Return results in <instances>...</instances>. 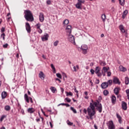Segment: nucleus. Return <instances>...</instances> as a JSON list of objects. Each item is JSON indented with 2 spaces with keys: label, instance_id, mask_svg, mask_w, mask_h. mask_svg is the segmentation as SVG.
I'll return each mask as SVG.
<instances>
[{
  "label": "nucleus",
  "instance_id": "1",
  "mask_svg": "<svg viewBox=\"0 0 129 129\" xmlns=\"http://www.w3.org/2000/svg\"><path fill=\"white\" fill-rule=\"evenodd\" d=\"M95 106L97 107V109L100 113L102 112V105L101 104L98 102H94L93 104L90 103V106L87 109L88 115L90 119H93V116H94V114H95Z\"/></svg>",
  "mask_w": 129,
  "mask_h": 129
},
{
  "label": "nucleus",
  "instance_id": "2",
  "mask_svg": "<svg viewBox=\"0 0 129 129\" xmlns=\"http://www.w3.org/2000/svg\"><path fill=\"white\" fill-rule=\"evenodd\" d=\"M25 15L24 17L25 19L28 22H33L34 21V17L33 16V14L30 10H26L24 12Z\"/></svg>",
  "mask_w": 129,
  "mask_h": 129
},
{
  "label": "nucleus",
  "instance_id": "3",
  "mask_svg": "<svg viewBox=\"0 0 129 129\" xmlns=\"http://www.w3.org/2000/svg\"><path fill=\"white\" fill-rule=\"evenodd\" d=\"M85 4V0H78V3L76 5V8L79 10L82 9V5Z\"/></svg>",
  "mask_w": 129,
  "mask_h": 129
},
{
  "label": "nucleus",
  "instance_id": "4",
  "mask_svg": "<svg viewBox=\"0 0 129 129\" xmlns=\"http://www.w3.org/2000/svg\"><path fill=\"white\" fill-rule=\"evenodd\" d=\"M67 36H68V40L72 43V44H73V45H76V43H75V38H74V36L72 35V34H68Z\"/></svg>",
  "mask_w": 129,
  "mask_h": 129
},
{
  "label": "nucleus",
  "instance_id": "5",
  "mask_svg": "<svg viewBox=\"0 0 129 129\" xmlns=\"http://www.w3.org/2000/svg\"><path fill=\"white\" fill-rule=\"evenodd\" d=\"M81 50H82L83 54L86 55L88 51V46L86 44H83L81 46Z\"/></svg>",
  "mask_w": 129,
  "mask_h": 129
},
{
  "label": "nucleus",
  "instance_id": "6",
  "mask_svg": "<svg viewBox=\"0 0 129 129\" xmlns=\"http://www.w3.org/2000/svg\"><path fill=\"white\" fill-rule=\"evenodd\" d=\"M100 70H101V68L99 67H96L95 69V73L98 77H101L102 76V74L100 73Z\"/></svg>",
  "mask_w": 129,
  "mask_h": 129
},
{
  "label": "nucleus",
  "instance_id": "7",
  "mask_svg": "<svg viewBox=\"0 0 129 129\" xmlns=\"http://www.w3.org/2000/svg\"><path fill=\"white\" fill-rule=\"evenodd\" d=\"M106 124L108 126V129H115V126L113 123V121H109L108 122L106 123Z\"/></svg>",
  "mask_w": 129,
  "mask_h": 129
},
{
  "label": "nucleus",
  "instance_id": "8",
  "mask_svg": "<svg viewBox=\"0 0 129 129\" xmlns=\"http://www.w3.org/2000/svg\"><path fill=\"white\" fill-rule=\"evenodd\" d=\"M66 31L67 35L71 34V33H72V26L71 25H68L66 28Z\"/></svg>",
  "mask_w": 129,
  "mask_h": 129
},
{
  "label": "nucleus",
  "instance_id": "9",
  "mask_svg": "<svg viewBox=\"0 0 129 129\" xmlns=\"http://www.w3.org/2000/svg\"><path fill=\"white\" fill-rule=\"evenodd\" d=\"M24 99H25V100H26V101L27 102V103H29V102H30L29 100H30V102L31 103H33V99L32 98V97H29L28 96V94H25L24 95Z\"/></svg>",
  "mask_w": 129,
  "mask_h": 129
},
{
  "label": "nucleus",
  "instance_id": "10",
  "mask_svg": "<svg viewBox=\"0 0 129 129\" xmlns=\"http://www.w3.org/2000/svg\"><path fill=\"white\" fill-rule=\"evenodd\" d=\"M108 70H109V67H104L101 70L102 75L105 76L106 73L108 72Z\"/></svg>",
  "mask_w": 129,
  "mask_h": 129
},
{
  "label": "nucleus",
  "instance_id": "11",
  "mask_svg": "<svg viewBox=\"0 0 129 129\" xmlns=\"http://www.w3.org/2000/svg\"><path fill=\"white\" fill-rule=\"evenodd\" d=\"M38 77L41 80H44L45 79V77H46V75L44 74V73L43 72H40L39 74H38Z\"/></svg>",
  "mask_w": 129,
  "mask_h": 129
},
{
  "label": "nucleus",
  "instance_id": "12",
  "mask_svg": "<svg viewBox=\"0 0 129 129\" xmlns=\"http://www.w3.org/2000/svg\"><path fill=\"white\" fill-rule=\"evenodd\" d=\"M26 31H27L28 33H31V26H30V24L27 22L25 25Z\"/></svg>",
  "mask_w": 129,
  "mask_h": 129
},
{
  "label": "nucleus",
  "instance_id": "13",
  "mask_svg": "<svg viewBox=\"0 0 129 129\" xmlns=\"http://www.w3.org/2000/svg\"><path fill=\"white\" fill-rule=\"evenodd\" d=\"M48 38H49V35L47 33H45L42 37V40L44 41H48Z\"/></svg>",
  "mask_w": 129,
  "mask_h": 129
},
{
  "label": "nucleus",
  "instance_id": "14",
  "mask_svg": "<svg viewBox=\"0 0 129 129\" xmlns=\"http://www.w3.org/2000/svg\"><path fill=\"white\" fill-rule=\"evenodd\" d=\"M44 20H45V18H44V14L42 13H39V21L41 23H43L44 22Z\"/></svg>",
  "mask_w": 129,
  "mask_h": 129
},
{
  "label": "nucleus",
  "instance_id": "15",
  "mask_svg": "<svg viewBox=\"0 0 129 129\" xmlns=\"http://www.w3.org/2000/svg\"><path fill=\"white\" fill-rule=\"evenodd\" d=\"M77 70H79V66L76 65V66L73 65L72 71L73 72H77Z\"/></svg>",
  "mask_w": 129,
  "mask_h": 129
},
{
  "label": "nucleus",
  "instance_id": "16",
  "mask_svg": "<svg viewBox=\"0 0 129 129\" xmlns=\"http://www.w3.org/2000/svg\"><path fill=\"white\" fill-rule=\"evenodd\" d=\"M127 104H126V103H125V102L124 101H122V105H121V106H122V109H123L124 110H126V109H127Z\"/></svg>",
  "mask_w": 129,
  "mask_h": 129
},
{
  "label": "nucleus",
  "instance_id": "17",
  "mask_svg": "<svg viewBox=\"0 0 129 129\" xmlns=\"http://www.w3.org/2000/svg\"><path fill=\"white\" fill-rule=\"evenodd\" d=\"M113 82L115 84H120V82H119V80L116 77L113 78Z\"/></svg>",
  "mask_w": 129,
  "mask_h": 129
},
{
  "label": "nucleus",
  "instance_id": "18",
  "mask_svg": "<svg viewBox=\"0 0 129 129\" xmlns=\"http://www.w3.org/2000/svg\"><path fill=\"white\" fill-rule=\"evenodd\" d=\"M34 111H36V110L33 108H29L27 109V112H28V113H34Z\"/></svg>",
  "mask_w": 129,
  "mask_h": 129
},
{
  "label": "nucleus",
  "instance_id": "19",
  "mask_svg": "<svg viewBox=\"0 0 129 129\" xmlns=\"http://www.w3.org/2000/svg\"><path fill=\"white\" fill-rule=\"evenodd\" d=\"M119 71H122V72H125L126 71V69L122 66L119 67Z\"/></svg>",
  "mask_w": 129,
  "mask_h": 129
},
{
  "label": "nucleus",
  "instance_id": "20",
  "mask_svg": "<svg viewBox=\"0 0 129 129\" xmlns=\"http://www.w3.org/2000/svg\"><path fill=\"white\" fill-rule=\"evenodd\" d=\"M101 87L103 88V89H105V88H107V87H108V86L106 82H104L102 83Z\"/></svg>",
  "mask_w": 129,
  "mask_h": 129
},
{
  "label": "nucleus",
  "instance_id": "21",
  "mask_svg": "<svg viewBox=\"0 0 129 129\" xmlns=\"http://www.w3.org/2000/svg\"><path fill=\"white\" fill-rule=\"evenodd\" d=\"M119 90H120V88H115L114 89V92L116 95H118V93H119Z\"/></svg>",
  "mask_w": 129,
  "mask_h": 129
},
{
  "label": "nucleus",
  "instance_id": "22",
  "mask_svg": "<svg viewBox=\"0 0 129 129\" xmlns=\"http://www.w3.org/2000/svg\"><path fill=\"white\" fill-rule=\"evenodd\" d=\"M116 115L117 118H118V119L119 123H121V122H122V120H121V116H120L119 114H118V113H117L116 114Z\"/></svg>",
  "mask_w": 129,
  "mask_h": 129
},
{
  "label": "nucleus",
  "instance_id": "23",
  "mask_svg": "<svg viewBox=\"0 0 129 129\" xmlns=\"http://www.w3.org/2000/svg\"><path fill=\"white\" fill-rule=\"evenodd\" d=\"M111 101H112V103H113V104H114V103H115V102L116 101V97H115V96H112Z\"/></svg>",
  "mask_w": 129,
  "mask_h": 129
},
{
  "label": "nucleus",
  "instance_id": "24",
  "mask_svg": "<svg viewBox=\"0 0 129 129\" xmlns=\"http://www.w3.org/2000/svg\"><path fill=\"white\" fill-rule=\"evenodd\" d=\"M119 30L122 33H125V30H124V27L123 25L119 26Z\"/></svg>",
  "mask_w": 129,
  "mask_h": 129
},
{
  "label": "nucleus",
  "instance_id": "25",
  "mask_svg": "<svg viewBox=\"0 0 129 129\" xmlns=\"http://www.w3.org/2000/svg\"><path fill=\"white\" fill-rule=\"evenodd\" d=\"M127 10H125L123 12V14L122 15V19H125V16L127 15Z\"/></svg>",
  "mask_w": 129,
  "mask_h": 129
},
{
  "label": "nucleus",
  "instance_id": "26",
  "mask_svg": "<svg viewBox=\"0 0 129 129\" xmlns=\"http://www.w3.org/2000/svg\"><path fill=\"white\" fill-rule=\"evenodd\" d=\"M2 97L3 99H5V97H7V92H3L2 93Z\"/></svg>",
  "mask_w": 129,
  "mask_h": 129
},
{
  "label": "nucleus",
  "instance_id": "27",
  "mask_svg": "<svg viewBox=\"0 0 129 129\" xmlns=\"http://www.w3.org/2000/svg\"><path fill=\"white\" fill-rule=\"evenodd\" d=\"M69 24V20L68 19H66L63 22L64 26H67Z\"/></svg>",
  "mask_w": 129,
  "mask_h": 129
},
{
  "label": "nucleus",
  "instance_id": "28",
  "mask_svg": "<svg viewBox=\"0 0 129 129\" xmlns=\"http://www.w3.org/2000/svg\"><path fill=\"white\" fill-rule=\"evenodd\" d=\"M50 66L53 70V72L54 74L56 73V69H55V67H54V64L53 63H51L50 64Z\"/></svg>",
  "mask_w": 129,
  "mask_h": 129
},
{
  "label": "nucleus",
  "instance_id": "29",
  "mask_svg": "<svg viewBox=\"0 0 129 129\" xmlns=\"http://www.w3.org/2000/svg\"><path fill=\"white\" fill-rule=\"evenodd\" d=\"M102 20L103 22H105V20H106V16L105 14H102L101 16Z\"/></svg>",
  "mask_w": 129,
  "mask_h": 129
},
{
  "label": "nucleus",
  "instance_id": "30",
  "mask_svg": "<svg viewBox=\"0 0 129 129\" xmlns=\"http://www.w3.org/2000/svg\"><path fill=\"white\" fill-rule=\"evenodd\" d=\"M129 83V78L127 77L125 78V84L127 85Z\"/></svg>",
  "mask_w": 129,
  "mask_h": 129
},
{
  "label": "nucleus",
  "instance_id": "31",
  "mask_svg": "<svg viewBox=\"0 0 129 129\" xmlns=\"http://www.w3.org/2000/svg\"><path fill=\"white\" fill-rule=\"evenodd\" d=\"M5 110H7V111H9V110H11V106L9 105H7L5 107Z\"/></svg>",
  "mask_w": 129,
  "mask_h": 129
},
{
  "label": "nucleus",
  "instance_id": "32",
  "mask_svg": "<svg viewBox=\"0 0 129 129\" xmlns=\"http://www.w3.org/2000/svg\"><path fill=\"white\" fill-rule=\"evenodd\" d=\"M119 3L120 6H124V0H119Z\"/></svg>",
  "mask_w": 129,
  "mask_h": 129
},
{
  "label": "nucleus",
  "instance_id": "33",
  "mask_svg": "<svg viewBox=\"0 0 129 129\" xmlns=\"http://www.w3.org/2000/svg\"><path fill=\"white\" fill-rule=\"evenodd\" d=\"M100 64L101 66H105L106 65V63L104 61H100Z\"/></svg>",
  "mask_w": 129,
  "mask_h": 129
},
{
  "label": "nucleus",
  "instance_id": "34",
  "mask_svg": "<svg viewBox=\"0 0 129 129\" xmlns=\"http://www.w3.org/2000/svg\"><path fill=\"white\" fill-rule=\"evenodd\" d=\"M106 83H107L108 86V85H110H110H111L112 84V80H109L107 81V82H106Z\"/></svg>",
  "mask_w": 129,
  "mask_h": 129
},
{
  "label": "nucleus",
  "instance_id": "35",
  "mask_svg": "<svg viewBox=\"0 0 129 129\" xmlns=\"http://www.w3.org/2000/svg\"><path fill=\"white\" fill-rule=\"evenodd\" d=\"M35 27H36V29H40L41 28V24L38 23L36 25Z\"/></svg>",
  "mask_w": 129,
  "mask_h": 129
},
{
  "label": "nucleus",
  "instance_id": "36",
  "mask_svg": "<svg viewBox=\"0 0 129 129\" xmlns=\"http://www.w3.org/2000/svg\"><path fill=\"white\" fill-rule=\"evenodd\" d=\"M71 109L73 111L74 113H77V111H76L74 107H71Z\"/></svg>",
  "mask_w": 129,
  "mask_h": 129
},
{
  "label": "nucleus",
  "instance_id": "37",
  "mask_svg": "<svg viewBox=\"0 0 129 129\" xmlns=\"http://www.w3.org/2000/svg\"><path fill=\"white\" fill-rule=\"evenodd\" d=\"M58 44H59V41L56 40L53 43V45L55 47L58 46Z\"/></svg>",
  "mask_w": 129,
  "mask_h": 129
},
{
  "label": "nucleus",
  "instance_id": "38",
  "mask_svg": "<svg viewBox=\"0 0 129 129\" xmlns=\"http://www.w3.org/2000/svg\"><path fill=\"white\" fill-rule=\"evenodd\" d=\"M50 89L53 93H55V91H56V88L55 87H51Z\"/></svg>",
  "mask_w": 129,
  "mask_h": 129
},
{
  "label": "nucleus",
  "instance_id": "39",
  "mask_svg": "<svg viewBox=\"0 0 129 129\" xmlns=\"http://www.w3.org/2000/svg\"><path fill=\"white\" fill-rule=\"evenodd\" d=\"M67 96H72L73 95V93L72 92H67Z\"/></svg>",
  "mask_w": 129,
  "mask_h": 129
},
{
  "label": "nucleus",
  "instance_id": "40",
  "mask_svg": "<svg viewBox=\"0 0 129 129\" xmlns=\"http://www.w3.org/2000/svg\"><path fill=\"white\" fill-rule=\"evenodd\" d=\"M56 76L58 77V78H59V79H62V76L60 74L57 73L56 74Z\"/></svg>",
  "mask_w": 129,
  "mask_h": 129
},
{
  "label": "nucleus",
  "instance_id": "41",
  "mask_svg": "<svg viewBox=\"0 0 129 129\" xmlns=\"http://www.w3.org/2000/svg\"><path fill=\"white\" fill-rule=\"evenodd\" d=\"M103 93L104 95L106 96L107 95V94H108L109 92H108V91L105 90L103 92Z\"/></svg>",
  "mask_w": 129,
  "mask_h": 129
},
{
  "label": "nucleus",
  "instance_id": "42",
  "mask_svg": "<svg viewBox=\"0 0 129 129\" xmlns=\"http://www.w3.org/2000/svg\"><path fill=\"white\" fill-rule=\"evenodd\" d=\"M37 31L39 34H42V33H43V30H42V29H41V28H38L37 29Z\"/></svg>",
  "mask_w": 129,
  "mask_h": 129
},
{
  "label": "nucleus",
  "instance_id": "43",
  "mask_svg": "<svg viewBox=\"0 0 129 129\" xmlns=\"http://www.w3.org/2000/svg\"><path fill=\"white\" fill-rule=\"evenodd\" d=\"M5 37H6V34L5 33H3L1 34V38H3L4 40H5Z\"/></svg>",
  "mask_w": 129,
  "mask_h": 129
},
{
  "label": "nucleus",
  "instance_id": "44",
  "mask_svg": "<svg viewBox=\"0 0 129 129\" xmlns=\"http://www.w3.org/2000/svg\"><path fill=\"white\" fill-rule=\"evenodd\" d=\"M67 121H68V125H73V123L70 122V121H69V120H68Z\"/></svg>",
  "mask_w": 129,
  "mask_h": 129
},
{
  "label": "nucleus",
  "instance_id": "45",
  "mask_svg": "<svg viewBox=\"0 0 129 129\" xmlns=\"http://www.w3.org/2000/svg\"><path fill=\"white\" fill-rule=\"evenodd\" d=\"M90 72H91L92 75H93V74H94V72H95V71H94V70H93V69H91Z\"/></svg>",
  "mask_w": 129,
  "mask_h": 129
},
{
  "label": "nucleus",
  "instance_id": "46",
  "mask_svg": "<svg viewBox=\"0 0 129 129\" xmlns=\"http://www.w3.org/2000/svg\"><path fill=\"white\" fill-rule=\"evenodd\" d=\"M65 100L67 101V102H71V99H70L69 98H67L65 99Z\"/></svg>",
  "mask_w": 129,
  "mask_h": 129
},
{
  "label": "nucleus",
  "instance_id": "47",
  "mask_svg": "<svg viewBox=\"0 0 129 129\" xmlns=\"http://www.w3.org/2000/svg\"><path fill=\"white\" fill-rule=\"evenodd\" d=\"M107 76L108 77H110V76H111V72H108L107 73Z\"/></svg>",
  "mask_w": 129,
  "mask_h": 129
},
{
  "label": "nucleus",
  "instance_id": "48",
  "mask_svg": "<svg viewBox=\"0 0 129 129\" xmlns=\"http://www.w3.org/2000/svg\"><path fill=\"white\" fill-rule=\"evenodd\" d=\"M8 46H9V44L8 43H6V44L3 45V47L4 48H8Z\"/></svg>",
  "mask_w": 129,
  "mask_h": 129
},
{
  "label": "nucleus",
  "instance_id": "49",
  "mask_svg": "<svg viewBox=\"0 0 129 129\" xmlns=\"http://www.w3.org/2000/svg\"><path fill=\"white\" fill-rule=\"evenodd\" d=\"M21 113L22 114H25V111H24V109H21Z\"/></svg>",
  "mask_w": 129,
  "mask_h": 129
},
{
  "label": "nucleus",
  "instance_id": "50",
  "mask_svg": "<svg viewBox=\"0 0 129 129\" xmlns=\"http://www.w3.org/2000/svg\"><path fill=\"white\" fill-rule=\"evenodd\" d=\"M5 115L2 116L1 118V121H3L4 120V119L5 118Z\"/></svg>",
  "mask_w": 129,
  "mask_h": 129
},
{
  "label": "nucleus",
  "instance_id": "51",
  "mask_svg": "<svg viewBox=\"0 0 129 129\" xmlns=\"http://www.w3.org/2000/svg\"><path fill=\"white\" fill-rule=\"evenodd\" d=\"M46 3L47 5H50L51 4V1L50 0H48L47 2H46Z\"/></svg>",
  "mask_w": 129,
  "mask_h": 129
},
{
  "label": "nucleus",
  "instance_id": "52",
  "mask_svg": "<svg viewBox=\"0 0 129 129\" xmlns=\"http://www.w3.org/2000/svg\"><path fill=\"white\" fill-rule=\"evenodd\" d=\"M83 112L86 114V113H87V110H86V109H84Z\"/></svg>",
  "mask_w": 129,
  "mask_h": 129
},
{
  "label": "nucleus",
  "instance_id": "53",
  "mask_svg": "<svg viewBox=\"0 0 129 129\" xmlns=\"http://www.w3.org/2000/svg\"><path fill=\"white\" fill-rule=\"evenodd\" d=\"M2 33H4L5 32V28L3 27L1 29Z\"/></svg>",
  "mask_w": 129,
  "mask_h": 129
},
{
  "label": "nucleus",
  "instance_id": "54",
  "mask_svg": "<svg viewBox=\"0 0 129 129\" xmlns=\"http://www.w3.org/2000/svg\"><path fill=\"white\" fill-rule=\"evenodd\" d=\"M74 90L75 92H76V93H78V91L76 89V88H74Z\"/></svg>",
  "mask_w": 129,
  "mask_h": 129
},
{
  "label": "nucleus",
  "instance_id": "55",
  "mask_svg": "<svg viewBox=\"0 0 129 129\" xmlns=\"http://www.w3.org/2000/svg\"><path fill=\"white\" fill-rule=\"evenodd\" d=\"M60 90H61L62 93H63V92H64V89L63 88H60Z\"/></svg>",
  "mask_w": 129,
  "mask_h": 129
},
{
  "label": "nucleus",
  "instance_id": "56",
  "mask_svg": "<svg viewBox=\"0 0 129 129\" xmlns=\"http://www.w3.org/2000/svg\"><path fill=\"white\" fill-rule=\"evenodd\" d=\"M65 103H60L57 105V106H60V105H65Z\"/></svg>",
  "mask_w": 129,
  "mask_h": 129
},
{
  "label": "nucleus",
  "instance_id": "57",
  "mask_svg": "<svg viewBox=\"0 0 129 129\" xmlns=\"http://www.w3.org/2000/svg\"><path fill=\"white\" fill-rule=\"evenodd\" d=\"M126 93L127 94V95H129V90H126Z\"/></svg>",
  "mask_w": 129,
  "mask_h": 129
},
{
  "label": "nucleus",
  "instance_id": "58",
  "mask_svg": "<svg viewBox=\"0 0 129 129\" xmlns=\"http://www.w3.org/2000/svg\"><path fill=\"white\" fill-rule=\"evenodd\" d=\"M94 127L95 129H98L97 126L96 125V124H94Z\"/></svg>",
  "mask_w": 129,
  "mask_h": 129
},
{
  "label": "nucleus",
  "instance_id": "59",
  "mask_svg": "<svg viewBox=\"0 0 129 129\" xmlns=\"http://www.w3.org/2000/svg\"><path fill=\"white\" fill-rule=\"evenodd\" d=\"M84 94H85V95H88V92H87V91H85V92H84Z\"/></svg>",
  "mask_w": 129,
  "mask_h": 129
},
{
  "label": "nucleus",
  "instance_id": "60",
  "mask_svg": "<svg viewBox=\"0 0 129 129\" xmlns=\"http://www.w3.org/2000/svg\"><path fill=\"white\" fill-rule=\"evenodd\" d=\"M55 80H56V81H59V82H61V80H60V79H58V78L55 79Z\"/></svg>",
  "mask_w": 129,
  "mask_h": 129
},
{
  "label": "nucleus",
  "instance_id": "61",
  "mask_svg": "<svg viewBox=\"0 0 129 129\" xmlns=\"http://www.w3.org/2000/svg\"><path fill=\"white\" fill-rule=\"evenodd\" d=\"M36 120L38 122L40 121V118H37V119H36Z\"/></svg>",
  "mask_w": 129,
  "mask_h": 129
},
{
  "label": "nucleus",
  "instance_id": "62",
  "mask_svg": "<svg viewBox=\"0 0 129 129\" xmlns=\"http://www.w3.org/2000/svg\"><path fill=\"white\" fill-rule=\"evenodd\" d=\"M49 124H50L51 127H53V125L52 124V122H50Z\"/></svg>",
  "mask_w": 129,
  "mask_h": 129
},
{
  "label": "nucleus",
  "instance_id": "63",
  "mask_svg": "<svg viewBox=\"0 0 129 129\" xmlns=\"http://www.w3.org/2000/svg\"><path fill=\"white\" fill-rule=\"evenodd\" d=\"M42 58H43V59H46V56L44 55H42Z\"/></svg>",
  "mask_w": 129,
  "mask_h": 129
},
{
  "label": "nucleus",
  "instance_id": "64",
  "mask_svg": "<svg viewBox=\"0 0 129 129\" xmlns=\"http://www.w3.org/2000/svg\"><path fill=\"white\" fill-rule=\"evenodd\" d=\"M0 129H6V127L3 126L2 127H1Z\"/></svg>",
  "mask_w": 129,
  "mask_h": 129
}]
</instances>
